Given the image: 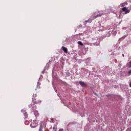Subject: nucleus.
<instances>
[{
	"instance_id": "1",
	"label": "nucleus",
	"mask_w": 131,
	"mask_h": 131,
	"mask_svg": "<svg viewBox=\"0 0 131 131\" xmlns=\"http://www.w3.org/2000/svg\"><path fill=\"white\" fill-rule=\"evenodd\" d=\"M36 97H37V95L36 94L33 95L32 102L31 104L29 105V108H30V107H32V106H34V105H36V104H38V103H40V101L36 100Z\"/></svg>"
},
{
	"instance_id": "2",
	"label": "nucleus",
	"mask_w": 131,
	"mask_h": 131,
	"mask_svg": "<svg viewBox=\"0 0 131 131\" xmlns=\"http://www.w3.org/2000/svg\"><path fill=\"white\" fill-rule=\"evenodd\" d=\"M103 13H99V14H96V13H94V14L91 16V20H95V19H97V18H99V17H102L103 16Z\"/></svg>"
},
{
	"instance_id": "3",
	"label": "nucleus",
	"mask_w": 131,
	"mask_h": 131,
	"mask_svg": "<svg viewBox=\"0 0 131 131\" xmlns=\"http://www.w3.org/2000/svg\"><path fill=\"white\" fill-rule=\"evenodd\" d=\"M122 12H124L125 14H128V13L130 12V10H128L126 7H123V8H122Z\"/></svg>"
},
{
	"instance_id": "4",
	"label": "nucleus",
	"mask_w": 131,
	"mask_h": 131,
	"mask_svg": "<svg viewBox=\"0 0 131 131\" xmlns=\"http://www.w3.org/2000/svg\"><path fill=\"white\" fill-rule=\"evenodd\" d=\"M79 84H80L81 86H82L83 88H86L87 85L86 84H85V83H84V82L83 81H79Z\"/></svg>"
},
{
	"instance_id": "5",
	"label": "nucleus",
	"mask_w": 131,
	"mask_h": 131,
	"mask_svg": "<svg viewBox=\"0 0 131 131\" xmlns=\"http://www.w3.org/2000/svg\"><path fill=\"white\" fill-rule=\"evenodd\" d=\"M21 112L24 113V115L25 118H27L28 117V114H27V112H26L25 110H22Z\"/></svg>"
},
{
	"instance_id": "6",
	"label": "nucleus",
	"mask_w": 131,
	"mask_h": 131,
	"mask_svg": "<svg viewBox=\"0 0 131 131\" xmlns=\"http://www.w3.org/2000/svg\"><path fill=\"white\" fill-rule=\"evenodd\" d=\"M62 49L64 53H68V49H67L66 47H64V46H62Z\"/></svg>"
},
{
	"instance_id": "7",
	"label": "nucleus",
	"mask_w": 131,
	"mask_h": 131,
	"mask_svg": "<svg viewBox=\"0 0 131 131\" xmlns=\"http://www.w3.org/2000/svg\"><path fill=\"white\" fill-rule=\"evenodd\" d=\"M34 115H35V116H38V115H39V113H38V111H34Z\"/></svg>"
},
{
	"instance_id": "8",
	"label": "nucleus",
	"mask_w": 131,
	"mask_h": 131,
	"mask_svg": "<svg viewBox=\"0 0 131 131\" xmlns=\"http://www.w3.org/2000/svg\"><path fill=\"white\" fill-rule=\"evenodd\" d=\"M40 83L39 82H38L37 85V88L40 89Z\"/></svg>"
},
{
	"instance_id": "9",
	"label": "nucleus",
	"mask_w": 131,
	"mask_h": 131,
	"mask_svg": "<svg viewBox=\"0 0 131 131\" xmlns=\"http://www.w3.org/2000/svg\"><path fill=\"white\" fill-rule=\"evenodd\" d=\"M78 43L80 46H81L82 47L83 46V43H82V42L80 41H78Z\"/></svg>"
},
{
	"instance_id": "10",
	"label": "nucleus",
	"mask_w": 131,
	"mask_h": 131,
	"mask_svg": "<svg viewBox=\"0 0 131 131\" xmlns=\"http://www.w3.org/2000/svg\"><path fill=\"white\" fill-rule=\"evenodd\" d=\"M53 131H57V127H56V126H54L53 127Z\"/></svg>"
},
{
	"instance_id": "11",
	"label": "nucleus",
	"mask_w": 131,
	"mask_h": 131,
	"mask_svg": "<svg viewBox=\"0 0 131 131\" xmlns=\"http://www.w3.org/2000/svg\"><path fill=\"white\" fill-rule=\"evenodd\" d=\"M127 5V3H123L122 4V7H124V6H126Z\"/></svg>"
},
{
	"instance_id": "12",
	"label": "nucleus",
	"mask_w": 131,
	"mask_h": 131,
	"mask_svg": "<svg viewBox=\"0 0 131 131\" xmlns=\"http://www.w3.org/2000/svg\"><path fill=\"white\" fill-rule=\"evenodd\" d=\"M92 19L91 18V17H90V18L88 20H85V22H90V21H92Z\"/></svg>"
},
{
	"instance_id": "13",
	"label": "nucleus",
	"mask_w": 131,
	"mask_h": 131,
	"mask_svg": "<svg viewBox=\"0 0 131 131\" xmlns=\"http://www.w3.org/2000/svg\"><path fill=\"white\" fill-rule=\"evenodd\" d=\"M130 74H131V70L130 71H129L128 72V74L129 76V75H130Z\"/></svg>"
},
{
	"instance_id": "14",
	"label": "nucleus",
	"mask_w": 131,
	"mask_h": 131,
	"mask_svg": "<svg viewBox=\"0 0 131 131\" xmlns=\"http://www.w3.org/2000/svg\"><path fill=\"white\" fill-rule=\"evenodd\" d=\"M39 131H42V127H41V126L40 127Z\"/></svg>"
},
{
	"instance_id": "15",
	"label": "nucleus",
	"mask_w": 131,
	"mask_h": 131,
	"mask_svg": "<svg viewBox=\"0 0 131 131\" xmlns=\"http://www.w3.org/2000/svg\"><path fill=\"white\" fill-rule=\"evenodd\" d=\"M59 131H64V130L63 129H60Z\"/></svg>"
},
{
	"instance_id": "16",
	"label": "nucleus",
	"mask_w": 131,
	"mask_h": 131,
	"mask_svg": "<svg viewBox=\"0 0 131 131\" xmlns=\"http://www.w3.org/2000/svg\"><path fill=\"white\" fill-rule=\"evenodd\" d=\"M37 126V124H36L35 126Z\"/></svg>"
},
{
	"instance_id": "17",
	"label": "nucleus",
	"mask_w": 131,
	"mask_h": 131,
	"mask_svg": "<svg viewBox=\"0 0 131 131\" xmlns=\"http://www.w3.org/2000/svg\"><path fill=\"white\" fill-rule=\"evenodd\" d=\"M123 57H124V54H122Z\"/></svg>"
},
{
	"instance_id": "18",
	"label": "nucleus",
	"mask_w": 131,
	"mask_h": 131,
	"mask_svg": "<svg viewBox=\"0 0 131 131\" xmlns=\"http://www.w3.org/2000/svg\"><path fill=\"white\" fill-rule=\"evenodd\" d=\"M33 124H34V122H33Z\"/></svg>"
}]
</instances>
